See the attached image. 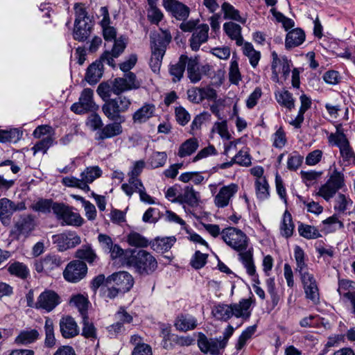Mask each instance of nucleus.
<instances>
[{
  "label": "nucleus",
  "instance_id": "f257e3e1",
  "mask_svg": "<svg viewBox=\"0 0 355 355\" xmlns=\"http://www.w3.org/2000/svg\"><path fill=\"white\" fill-rule=\"evenodd\" d=\"M139 80L133 72L125 73L122 78H116L110 83H102L97 88V93L105 100L109 98L112 94L120 95L123 92L137 89L141 87Z\"/></svg>",
  "mask_w": 355,
  "mask_h": 355
},
{
  "label": "nucleus",
  "instance_id": "f03ea898",
  "mask_svg": "<svg viewBox=\"0 0 355 355\" xmlns=\"http://www.w3.org/2000/svg\"><path fill=\"white\" fill-rule=\"evenodd\" d=\"M124 263L133 268L139 275L144 277L152 275L158 267L155 257L145 250L132 251L130 255L125 254Z\"/></svg>",
  "mask_w": 355,
  "mask_h": 355
},
{
  "label": "nucleus",
  "instance_id": "7ed1b4c3",
  "mask_svg": "<svg viewBox=\"0 0 355 355\" xmlns=\"http://www.w3.org/2000/svg\"><path fill=\"white\" fill-rule=\"evenodd\" d=\"M199 19H190L182 22L179 28L183 32L192 33L189 40L192 51H198L200 46L209 40V26L207 24H199Z\"/></svg>",
  "mask_w": 355,
  "mask_h": 355
},
{
  "label": "nucleus",
  "instance_id": "20e7f679",
  "mask_svg": "<svg viewBox=\"0 0 355 355\" xmlns=\"http://www.w3.org/2000/svg\"><path fill=\"white\" fill-rule=\"evenodd\" d=\"M336 131L328 135V142L339 148L343 162L347 165H355V153L344 132L341 124L336 126Z\"/></svg>",
  "mask_w": 355,
  "mask_h": 355
},
{
  "label": "nucleus",
  "instance_id": "39448f33",
  "mask_svg": "<svg viewBox=\"0 0 355 355\" xmlns=\"http://www.w3.org/2000/svg\"><path fill=\"white\" fill-rule=\"evenodd\" d=\"M114 98H109L102 106L105 116L112 121L124 122L125 117L121 114L126 112L130 105L131 100L121 94Z\"/></svg>",
  "mask_w": 355,
  "mask_h": 355
},
{
  "label": "nucleus",
  "instance_id": "423d86ee",
  "mask_svg": "<svg viewBox=\"0 0 355 355\" xmlns=\"http://www.w3.org/2000/svg\"><path fill=\"white\" fill-rule=\"evenodd\" d=\"M74 10L76 19L73 33V38L79 42H83L91 35L92 28V21L83 3H75Z\"/></svg>",
  "mask_w": 355,
  "mask_h": 355
},
{
  "label": "nucleus",
  "instance_id": "0eeeda50",
  "mask_svg": "<svg viewBox=\"0 0 355 355\" xmlns=\"http://www.w3.org/2000/svg\"><path fill=\"white\" fill-rule=\"evenodd\" d=\"M329 168H334V170L329 173L327 182L320 187L316 193L327 201L331 199L340 189L345 186V175L337 169L336 164L333 163Z\"/></svg>",
  "mask_w": 355,
  "mask_h": 355
},
{
  "label": "nucleus",
  "instance_id": "6e6552de",
  "mask_svg": "<svg viewBox=\"0 0 355 355\" xmlns=\"http://www.w3.org/2000/svg\"><path fill=\"white\" fill-rule=\"evenodd\" d=\"M221 236L229 246L239 253L248 250V237L241 230L230 227L222 230Z\"/></svg>",
  "mask_w": 355,
  "mask_h": 355
},
{
  "label": "nucleus",
  "instance_id": "1a4fd4ad",
  "mask_svg": "<svg viewBox=\"0 0 355 355\" xmlns=\"http://www.w3.org/2000/svg\"><path fill=\"white\" fill-rule=\"evenodd\" d=\"M272 56V76L271 79L275 83H279V74L282 73L284 80H286L290 75L291 68L293 66L291 60L286 55H279L276 51L271 53Z\"/></svg>",
  "mask_w": 355,
  "mask_h": 355
},
{
  "label": "nucleus",
  "instance_id": "9d476101",
  "mask_svg": "<svg viewBox=\"0 0 355 355\" xmlns=\"http://www.w3.org/2000/svg\"><path fill=\"white\" fill-rule=\"evenodd\" d=\"M98 108V106L94 101V91L90 88L84 89L80 94L78 102L73 103L71 106V110L78 114L96 112Z\"/></svg>",
  "mask_w": 355,
  "mask_h": 355
},
{
  "label": "nucleus",
  "instance_id": "9b49d317",
  "mask_svg": "<svg viewBox=\"0 0 355 355\" xmlns=\"http://www.w3.org/2000/svg\"><path fill=\"white\" fill-rule=\"evenodd\" d=\"M63 263L64 260L61 257L51 254L36 260L34 266L35 270L39 273L43 272L47 275H53L55 272L60 268Z\"/></svg>",
  "mask_w": 355,
  "mask_h": 355
},
{
  "label": "nucleus",
  "instance_id": "f8f14e48",
  "mask_svg": "<svg viewBox=\"0 0 355 355\" xmlns=\"http://www.w3.org/2000/svg\"><path fill=\"white\" fill-rule=\"evenodd\" d=\"M87 273V266L80 260L70 261L63 270L64 279L71 283H77L83 279Z\"/></svg>",
  "mask_w": 355,
  "mask_h": 355
},
{
  "label": "nucleus",
  "instance_id": "ddd939ff",
  "mask_svg": "<svg viewBox=\"0 0 355 355\" xmlns=\"http://www.w3.org/2000/svg\"><path fill=\"white\" fill-rule=\"evenodd\" d=\"M61 303L60 296L54 291L45 289L38 296L35 304L37 309L44 310L49 313Z\"/></svg>",
  "mask_w": 355,
  "mask_h": 355
},
{
  "label": "nucleus",
  "instance_id": "4468645a",
  "mask_svg": "<svg viewBox=\"0 0 355 355\" xmlns=\"http://www.w3.org/2000/svg\"><path fill=\"white\" fill-rule=\"evenodd\" d=\"M239 191V186L235 183L223 185L218 190L214 198L217 208H225L232 203L233 198Z\"/></svg>",
  "mask_w": 355,
  "mask_h": 355
},
{
  "label": "nucleus",
  "instance_id": "2eb2a0df",
  "mask_svg": "<svg viewBox=\"0 0 355 355\" xmlns=\"http://www.w3.org/2000/svg\"><path fill=\"white\" fill-rule=\"evenodd\" d=\"M54 214L58 220H62V225L80 226L83 224V218L80 214L73 212L71 208L64 203L55 205Z\"/></svg>",
  "mask_w": 355,
  "mask_h": 355
},
{
  "label": "nucleus",
  "instance_id": "dca6fc26",
  "mask_svg": "<svg viewBox=\"0 0 355 355\" xmlns=\"http://www.w3.org/2000/svg\"><path fill=\"white\" fill-rule=\"evenodd\" d=\"M162 5L172 17L182 22L188 21L191 10L184 3L178 0H162Z\"/></svg>",
  "mask_w": 355,
  "mask_h": 355
},
{
  "label": "nucleus",
  "instance_id": "f3484780",
  "mask_svg": "<svg viewBox=\"0 0 355 355\" xmlns=\"http://www.w3.org/2000/svg\"><path fill=\"white\" fill-rule=\"evenodd\" d=\"M134 278L126 271L113 273L106 278V285L114 284L121 293L128 292L133 286Z\"/></svg>",
  "mask_w": 355,
  "mask_h": 355
},
{
  "label": "nucleus",
  "instance_id": "a211bd4d",
  "mask_svg": "<svg viewBox=\"0 0 355 355\" xmlns=\"http://www.w3.org/2000/svg\"><path fill=\"white\" fill-rule=\"evenodd\" d=\"M52 241L60 252L75 248L81 243L80 237L74 232H65L52 236Z\"/></svg>",
  "mask_w": 355,
  "mask_h": 355
},
{
  "label": "nucleus",
  "instance_id": "6ab92c4d",
  "mask_svg": "<svg viewBox=\"0 0 355 355\" xmlns=\"http://www.w3.org/2000/svg\"><path fill=\"white\" fill-rule=\"evenodd\" d=\"M26 209L24 202L15 203L7 198L0 199V220L3 225L10 223L11 216L17 211H23Z\"/></svg>",
  "mask_w": 355,
  "mask_h": 355
},
{
  "label": "nucleus",
  "instance_id": "aec40b11",
  "mask_svg": "<svg viewBox=\"0 0 355 355\" xmlns=\"http://www.w3.org/2000/svg\"><path fill=\"white\" fill-rule=\"evenodd\" d=\"M35 227L34 216L31 214L21 215L14 225L12 233L17 238L20 236L28 237Z\"/></svg>",
  "mask_w": 355,
  "mask_h": 355
},
{
  "label": "nucleus",
  "instance_id": "412c9836",
  "mask_svg": "<svg viewBox=\"0 0 355 355\" xmlns=\"http://www.w3.org/2000/svg\"><path fill=\"white\" fill-rule=\"evenodd\" d=\"M60 331L64 338H72L78 336L80 332L77 322L70 315L61 318L59 322Z\"/></svg>",
  "mask_w": 355,
  "mask_h": 355
},
{
  "label": "nucleus",
  "instance_id": "4be33fe9",
  "mask_svg": "<svg viewBox=\"0 0 355 355\" xmlns=\"http://www.w3.org/2000/svg\"><path fill=\"white\" fill-rule=\"evenodd\" d=\"M198 345L202 353L211 355H218L220 350L224 349L216 338H208L202 334L199 336Z\"/></svg>",
  "mask_w": 355,
  "mask_h": 355
},
{
  "label": "nucleus",
  "instance_id": "5701e85b",
  "mask_svg": "<svg viewBox=\"0 0 355 355\" xmlns=\"http://www.w3.org/2000/svg\"><path fill=\"white\" fill-rule=\"evenodd\" d=\"M123 122L113 121L103 125L101 130L95 134V139L97 141H103L107 139L113 138L120 135L123 132L121 123Z\"/></svg>",
  "mask_w": 355,
  "mask_h": 355
},
{
  "label": "nucleus",
  "instance_id": "b1692460",
  "mask_svg": "<svg viewBox=\"0 0 355 355\" xmlns=\"http://www.w3.org/2000/svg\"><path fill=\"white\" fill-rule=\"evenodd\" d=\"M304 290L305 297L314 304L320 302V293L317 282L313 275L301 279Z\"/></svg>",
  "mask_w": 355,
  "mask_h": 355
},
{
  "label": "nucleus",
  "instance_id": "393cba45",
  "mask_svg": "<svg viewBox=\"0 0 355 355\" xmlns=\"http://www.w3.org/2000/svg\"><path fill=\"white\" fill-rule=\"evenodd\" d=\"M156 107L153 103H146L132 114V123L141 125L146 123L155 113Z\"/></svg>",
  "mask_w": 355,
  "mask_h": 355
},
{
  "label": "nucleus",
  "instance_id": "a878e982",
  "mask_svg": "<svg viewBox=\"0 0 355 355\" xmlns=\"http://www.w3.org/2000/svg\"><path fill=\"white\" fill-rule=\"evenodd\" d=\"M239 260L242 262L247 273L251 277L252 280L257 284H260L259 276L256 272V268L253 261V254L251 250H248L239 253Z\"/></svg>",
  "mask_w": 355,
  "mask_h": 355
},
{
  "label": "nucleus",
  "instance_id": "bb28decb",
  "mask_svg": "<svg viewBox=\"0 0 355 355\" xmlns=\"http://www.w3.org/2000/svg\"><path fill=\"white\" fill-rule=\"evenodd\" d=\"M251 305L250 299H242L239 303L231 304L233 316L244 320H248L251 315Z\"/></svg>",
  "mask_w": 355,
  "mask_h": 355
},
{
  "label": "nucleus",
  "instance_id": "cd10ccee",
  "mask_svg": "<svg viewBox=\"0 0 355 355\" xmlns=\"http://www.w3.org/2000/svg\"><path fill=\"white\" fill-rule=\"evenodd\" d=\"M242 28L240 25L232 22H225L223 24V31L225 34L232 40L236 42L237 46L243 44V38L241 35Z\"/></svg>",
  "mask_w": 355,
  "mask_h": 355
},
{
  "label": "nucleus",
  "instance_id": "c85d7f7f",
  "mask_svg": "<svg viewBox=\"0 0 355 355\" xmlns=\"http://www.w3.org/2000/svg\"><path fill=\"white\" fill-rule=\"evenodd\" d=\"M151 39V50L165 53L166 46L171 40V36L169 33L163 31L161 34L155 35Z\"/></svg>",
  "mask_w": 355,
  "mask_h": 355
},
{
  "label": "nucleus",
  "instance_id": "c756f323",
  "mask_svg": "<svg viewBox=\"0 0 355 355\" xmlns=\"http://www.w3.org/2000/svg\"><path fill=\"white\" fill-rule=\"evenodd\" d=\"M305 40V33L300 28H295L289 31L286 37L285 47L290 49L302 44Z\"/></svg>",
  "mask_w": 355,
  "mask_h": 355
},
{
  "label": "nucleus",
  "instance_id": "7c9ffc66",
  "mask_svg": "<svg viewBox=\"0 0 355 355\" xmlns=\"http://www.w3.org/2000/svg\"><path fill=\"white\" fill-rule=\"evenodd\" d=\"M103 65L101 60H96L87 68L85 80L91 85L98 82L103 75Z\"/></svg>",
  "mask_w": 355,
  "mask_h": 355
},
{
  "label": "nucleus",
  "instance_id": "2f4dec72",
  "mask_svg": "<svg viewBox=\"0 0 355 355\" xmlns=\"http://www.w3.org/2000/svg\"><path fill=\"white\" fill-rule=\"evenodd\" d=\"M197 326V320L189 314L178 315L175 322V327L180 331L194 329Z\"/></svg>",
  "mask_w": 355,
  "mask_h": 355
},
{
  "label": "nucleus",
  "instance_id": "473e14b6",
  "mask_svg": "<svg viewBox=\"0 0 355 355\" xmlns=\"http://www.w3.org/2000/svg\"><path fill=\"white\" fill-rule=\"evenodd\" d=\"M176 241L175 236L157 237L151 243L153 250L163 253L168 251Z\"/></svg>",
  "mask_w": 355,
  "mask_h": 355
},
{
  "label": "nucleus",
  "instance_id": "72a5a7b5",
  "mask_svg": "<svg viewBox=\"0 0 355 355\" xmlns=\"http://www.w3.org/2000/svg\"><path fill=\"white\" fill-rule=\"evenodd\" d=\"M187 60V55H182L177 63L170 65L169 73L173 76V82H179L183 77Z\"/></svg>",
  "mask_w": 355,
  "mask_h": 355
},
{
  "label": "nucleus",
  "instance_id": "f704fd0d",
  "mask_svg": "<svg viewBox=\"0 0 355 355\" xmlns=\"http://www.w3.org/2000/svg\"><path fill=\"white\" fill-rule=\"evenodd\" d=\"M75 257L78 259V260L85 261L89 264L93 263L98 258L91 244L83 245L76 250Z\"/></svg>",
  "mask_w": 355,
  "mask_h": 355
},
{
  "label": "nucleus",
  "instance_id": "c9c22d12",
  "mask_svg": "<svg viewBox=\"0 0 355 355\" xmlns=\"http://www.w3.org/2000/svg\"><path fill=\"white\" fill-rule=\"evenodd\" d=\"M178 202L180 204H187L190 206L196 205L198 203L197 193L193 187L187 186L178 196Z\"/></svg>",
  "mask_w": 355,
  "mask_h": 355
},
{
  "label": "nucleus",
  "instance_id": "e433bc0d",
  "mask_svg": "<svg viewBox=\"0 0 355 355\" xmlns=\"http://www.w3.org/2000/svg\"><path fill=\"white\" fill-rule=\"evenodd\" d=\"M221 10L225 19L234 20L243 24L246 22V18L241 17L240 12L228 2H224L221 5Z\"/></svg>",
  "mask_w": 355,
  "mask_h": 355
},
{
  "label": "nucleus",
  "instance_id": "4c0bfd02",
  "mask_svg": "<svg viewBox=\"0 0 355 355\" xmlns=\"http://www.w3.org/2000/svg\"><path fill=\"white\" fill-rule=\"evenodd\" d=\"M199 147L198 140L192 137L187 139L179 147L178 156L183 158L191 155Z\"/></svg>",
  "mask_w": 355,
  "mask_h": 355
},
{
  "label": "nucleus",
  "instance_id": "58836bf2",
  "mask_svg": "<svg viewBox=\"0 0 355 355\" xmlns=\"http://www.w3.org/2000/svg\"><path fill=\"white\" fill-rule=\"evenodd\" d=\"M7 270L10 275L21 279H26L30 275V271L27 266L19 261L8 264Z\"/></svg>",
  "mask_w": 355,
  "mask_h": 355
},
{
  "label": "nucleus",
  "instance_id": "ea45409f",
  "mask_svg": "<svg viewBox=\"0 0 355 355\" xmlns=\"http://www.w3.org/2000/svg\"><path fill=\"white\" fill-rule=\"evenodd\" d=\"M40 334L37 329H26L20 331L15 338V343L20 345H29L39 339Z\"/></svg>",
  "mask_w": 355,
  "mask_h": 355
},
{
  "label": "nucleus",
  "instance_id": "a19ab883",
  "mask_svg": "<svg viewBox=\"0 0 355 355\" xmlns=\"http://www.w3.org/2000/svg\"><path fill=\"white\" fill-rule=\"evenodd\" d=\"M80 324H82L81 335L90 340H95L97 338V329L94 323L89 320L88 316L81 318Z\"/></svg>",
  "mask_w": 355,
  "mask_h": 355
},
{
  "label": "nucleus",
  "instance_id": "79ce46f5",
  "mask_svg": "<svg viewBox=\"0 0 355 355\" xmlns=\"http://www.w3.org/2000/svg\"><path fill=\"white\" fill-rule=\"evenodd\" d=\"M213 315L219 320L227 321L233 316L231 304H218L212 310Z\"/></svg>",
  "mask_w": 355,
  "mask_h": 355
},
{
  "label": "nucleus",
  "instance_id": "37998d69",
  "mask_svg": "<svg viewBox=\"0 0 355 355\" xmlns=\"http://www.w3.org/2000/svg\"><path fill=\"white\" fill-rule=\"evenodd\" d=\"M187 63L188 77L191 82L193 83L199 82L202 78V75L200 71L198 59H188Z\"/></svg>",
  "mask_w": 355,
  "mask_h": 355
},
{
  "label": "nucleus",
  "instance_id": "c03bdc74",
  "mask_svg": "<svg viewBox=\"0 0 355 355\" xmlns=\"http://www.w3.org/2000/svg\"><path fill=\"white\" fill-rule=\"evenodd\" d=\"M45 339L44 345L46 348H53L56 345L53 323L51 319L46 318L44 324Z\"/></svg>",
  "mask_w": 355,
  "mask_h": 355
},
{
  "label": "nucleus",
  "instance_id": "a18cd8bd",
  "mask_svg": "<svg viewBox=\"0 0 355 355\" xmlns=\"http://www.w3.org/2000/svg\"><path fill=\"white\" fill-rule=\"evenodd\" d=\"M275 98L280 105L285 107L289 111L295 107V100L293 97V94L288 90L275 92Z\"/></svg>",
  "mask_w": 355,
  "mask_h": 355
},
{
  "label": "nucleus",
  "instance_id": "49530a36",
  "mask_svg": "<svg viewBox=\"0 0 355 355\" xmlns=\"http://www.w3.org/2000/svg\"><path fill=\"white\" fill-rule=\"evenodd\" d=\"M293 230L294 224L293 223L292 216L288 211L286 210L283 214L280 225L281 234L286 238H289L293 235Z\"/></svg>",
  "mask_w": 355,
  "mask_h": 355
},
{
  "label": "nucleus",
  "instance_id": "de8ad7c7",
  "mask_svg": "<svg viewBox=\"0 0 355 355\" xmlns=\"http://www.w3.org/2000/svg\"><path fill=\"white\" fill-rule=\"evenodd\" d=\"M70 303L78 309L81 318L88 316L87 310L89 302L87 297L83 295L78 294L71 298Z\"/></svg>",
  "mask_w": 355,
  "mask_h": 355
},
{
  "label": "nucleus",
  "instance_id": "09e8293b",
  "mask_svg": "<svg viewBox=\"0 0 355 355\" xmlns=\"http://www.w3.org/2000/svg\"><path fill=\"white\" fill-rule=\"evenodd\" d=\"M297 230L301 236L309 240L321 237V234L318 228L303 223H299Z\"/></svg>",
  "mask_w": 355,
  "mask_h": 355
},
{
  "label": "nucleus",
  "instance_id": "8fccbe9b",
  "mask_svg": "<svg viewBox=\"0 0 355 355\" xmlns=\"http://www.w3.org/2000/svg\"><path fill=\"white\" fill-rule=\"evenodd\" d=\"M56 204L60 202H55L51 199L40 198L32 205V209L42 214H49L51 210L54 213V207Z\"/></svg>",
  "mask_w": 355,
  "mask_h": 355
},
{
  "label": "nucleus",
  "instance_id": "3c124183",
  "mask_svg": "<svg viewBox=\"0 0 355 355\" xmlns=\"http://www.w3.org/2000/svg\"><path fill=\"white\" fill-rule=\"evenodd\" d=\"M168 155L166 152L155 151L149 157L148 164L151 168L163 167L167 161Z\"/></svg>",
  "mask_w": 355,
  "mask_h": 355
},
{
  "label": "nucleus",
  "instance_id": "603ef678",
  "mask_svg": "<svg viewBox=\"0 0 355 355\" xmlns=\"http://www.w3.org/2000/svg\"><path fill=\"white\" fill-rule=\"evenodd\" d=\"M256 196L260 200H265L269 198V184L265 178L257 179L255 181Z\"/></svg>",
  "mask_w": 355,
  "mask_h": 355
},
{
  "label": "nucleus",
  "instance_id": "864d4df0",
  "mask_svg": "<svg viewBox=\"0 0 355 355\" xmlns=\"http://www.w3.org/2000/svg\"><path fill=\"white\" fill-rule=\"evenodd\" d=\"M132 182L131 178H129L128 183L121 185V189L129 197H131L135 192L139 193V191L144 187L140 179L134 178Z\"/></svg>",
  "mask_w": 355,
  "mask_h": 355
},
{
  "label": "nucleus",
  "instance_id": "5fc2aeb1",
  "mask_svg": "<svg viewBox=\"0 0 355 355\" xmlns=\"http://www.w3.org/2000/svg\"><path fill=\"white\" fill-rule=\"evenodd\" d=\"M22 136V132L17 128L0 131V142H17Z\"/></svg>",
  "mask_w": 355,
  "mask_h": 355
},
{
  "label": "nucleus",
  "instance_id": "6e6d98bb",
  "mask_svg": "<svg viewBox=\"0 0 355 355\" xmlns=\"http://www.w3.org/2000/svg\"><path fill=\"white\" fill-rule=\"evenodd\" d=\"M102 171L98 166H88L80 174L82 180L86 182L92 183L96 178L101 177Z\"/></svg>",
  "mask_w": 355,
  "mask_h": 355
},
{
  "label": "nucleus",
  "instance_id": "4d7b16f0",
  "mask_svg": "<svg viewBox=\"0 0 355 355\" xmlns=\"http://www.w3.org/2000/svg\"><path fill=\"white\" fill-rule=\"evenodd\" d=\"M297 202L302 204L304 207H306L307 211L318 215L321 214L323 211V207L318 203L313 200L309 201L306 200L302 196L297 195Z\"/></svg>",
  "mask_w": 355,
  "mask_h": 355
},
{
  "label": "nucleus",
  "instance_id": "13d9d810",
  "mask_svg": "<svg viewBox=\"0 0 355 355\" xmlns=\"http://www.w3.org/2000/svg\"><path fill=\"white\" fill-rule=\"evenodd\" d=\"M128 244L133 247L145 248L148 245V240L136 232H131L127 237Z\"/></svg>",
  "mask_w": 355,
  "mask_h": 355
},
{
  "label": "nucleus",
  "instance_id": "bf43d9fd",
  "mask_svg": "<svg viewBox=\"0 0 355 355\" xmlns=\"http://www.w3.org/2000/svg\"><path fill=\"white\" fill-rule=\"evenodd\" d=\"M54 141V137L51 135L44 137L42 140L37 141L31 148L33 151V154H36L39 152L46 153L47 150L53 145Z\"/></svg>",
  "mask_w": 355,
  "mask_h": 355
},
{
  "label": "nucleus",
  "instance_id": "052dcab7",
  "mask_svg": "<svg viewBox=\"0 0 355 355\" xmlns=\"http://www.w3.org/2000/svg\"><path fill=\"white\" fill-rule=\"evenodd\" d=\"M355 291V283L349 279H340L338 282V292L343 299L351 292Z\"/></svg>",
  "mask_w": 355,
  "mask_h": 355
},
{
  "label": "nucleus",
  "instance_id": "680f3d73",
  "mask_svg": "<svg viewBox=\"0 0 355 355\" xmlns=\"http://www.w3.org/2000/svg\"><path fill=\"white\" fill-rule=\"evenodd\" d=\"M150 8L148 10V19L152 23L158 24L164 17V15L153 2L149 1Z\"/></svg>",
  "mask_w": 355,
  "mask_h": 355
},
{
  "label": "nucleus",
  "instance_id": "e2e57ef3",
  "mask_svg": "<svg viewBox=\"0 0 355 355\" xmlns=\"http://www.w3.org/2000/svg\"><path fill=\"white\" fill-rule=\"evenodd\" d=\"M353 202L349 197L343 193H339L335 200L334 209L341 213H344L348 206H351Z\"/></svg>",
  "mask_w": 355,
  "mask_h": 355
},
{
  "label": "nucleus",
  "instance_id": "0e129e2a",
  "mask_svg": "<svg viewBox=\"0 0 355 355\" xmlns=\"http://www.w3.org/2000/svg\"><path fill=\"white\" fill-rule=\"evenodd\" d=\"M165 53L151 50V57L149 61V66L154 73H158L162 62V59Z\"/></svg>",
  "mask_w": 355,
  "mask_h": 355
},
{
  "label": "nucleus",
  "instance_id": "69168bd1",
  "mask_svg": "<svg viewBox=\"0 0 355 355\" xmlns=\"http://www.w3.org/2000/svg\"><path fill=\"white\" fill-rule=\"evenodd\" d=\"M272 146L277 148H282L285 146L287 139L286 133L283 130L282 127H279L276 132L272 135Z\"/></svg>",
  "mask_w": 355,
  "mask_h": 355
},
{
  "label": "nucleus",
  "instance_id": "338daca9",
  "mask_svg": "<svg viewBox=\"0 0 355 355\" xmlns=\"http://www.w3.org/2000/svg\"><path fill=\"white\" fill-rule=\"evenodd\" d=\"M304 157L297 152H293L291 154L287 160V168L290 171H296L302 165Z\"/></svg>",
  "mask_w": 355,
  "mask_h": 355
},
{
  "label": "nucleus",
  "instance_id": "774afa93",
  "mask_svg": "<svg viewBox=\"0 0 355 355\" xmlns=\"http://www.w3.org/2000/svg\"><path fill=\"white\" fill-rule=\"evenodd\" d=\"M86 125L92 131H98L103 125V122L101 117L96 113L90 114L87 119Z\"/></svg>",
  "mask_w": 355,
  "mask_h": 355
}]
</instances>
